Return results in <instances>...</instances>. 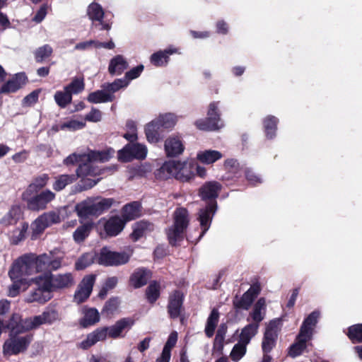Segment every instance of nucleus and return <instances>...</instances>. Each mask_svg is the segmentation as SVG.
Returning a JSON list of instances; mask_svg holds the SVG:
<instances>
[{
  "label": "nucleus",
  "mask_w": 362,
  "mask_h": 362,
  "mask_svg": "<svg viewBox=\"0 0 362 362\" xmlns=\"http://www.w3.org/2000/svg\"><path fill=\"white\" fill-rule=\"evenodd\" d=\"M60 222L61 218L59 214L57 211H52L42 214L31 224L33 230L32 238H36L38 235L42 233L51 225Z\"/></svg>",
  "instance_id": "11"
},
{
  "label": "nucleus",
  "mask_w": 362,
  "mask_h": 362,
  "mask_svg": "<svg viewBox=\"0 0 362 362\" xmlns=\"http://www.w3.org/2000/svg\"><path fill=\"white\" fill-rule=\"evenodd\" d=\"M128 86V81L127 79L117 78L112 83H105L102 85V88L105 89L107 93H111L114 95V93L118 91L122 88H125Z\"/></svg>",
  "instance_id": "49"
},
{
  "label": "nucleus",
  "mask_w": 362,
  "mask_h": 362,
  "mask_svg": "<svg viewBox=\"0 0 362 362\" xmlns=\"http://www.w3.org/2000/svg\"><path fill=\"white\" fill-rule=\"evenodd\" d=\"M27 81V76L24 73L16 74L11 79L5 83L1 88L0 93H14L19 90Z\"/></svg>",
  "instance_id": "22"
},
{
  "label": "nucleus",
  "mask_w": 362,
  "mask_h": 362,
  "mask_svg": "<svg viewBox=\"0 0 362 362\" xmlns=\"http://www.w3.org/2000/svg\"><path fill=\"white\" fill-rule=\"evenodd\" d=\"M177 340V333L173 332L168 337V339L163 349L161 355L156 362H170L171 356V349L175 346Z\"/></svg>",
  "instance_id": "27"
},
{
  "label": "nucleus",
  "mask_w": 362,
  "mask_h": 362,
  "mask_svg": "<svg viewBox=\"0 0 362 362\" xmlns=\"http://www.w3.org/2000/svg\"><path fill=\"white\" fill-rule=\"evenodd\" d=\"M10 331L9 335L16 336L33 329L31 317L22 319L18 313H13L7 322H4V329Z\"/></svg>",
  "instance_id": "12"
},
{
  "label": "nucleus",
  "mask_w": 362,
  "mask_h": 362,
  "mask_svg": "<svg viewBox=\"0 0 362 362\" xmlns=\"http://www.w3.org/2000/svg\"><path fill=\"white\" fill-rule=\"evenodd\" d=\"M33 329H37L44 324H51L59 319V313L57 310L47 308L41 315L31 317Z\"/></svg>",
  "instance_id": "23"
},
{
  "label": "nucleus",
  "mask_w": 362,
  "mask_h": 362,
  "mask_svg": "<svg viewBox=\"0 0 362 362\" xmlns=\"http://www.w3.org/2000/svg\"><path fill=\"white\" fill-rule=\"evenodd\" d=\"M32 194L23 192L22 199L27 203L28 208L34 211L45 209L47 205L56 198L55 193L48 189L30 197Z\"/></svg>",
  "instance_id": "7"
},
{
  "label": "nucleus",
  "mask_w": 362,
  "mask_h": 362,
  "mask_svg": "<svg viewBox=\"0 0 362 362\" xmlns=\"http://www.w3.org/2000/svg\"><path fill=\"white\" fill-rule=\"evenodd\" d=\"M94 260V255L86 253L83 255L76 262L75 267L77 270H82L90 266Z\"/></svg>",
  "instance_id": "56"
},
{
  "label": "nucleus",
  "mask_w": 362,
  "mask_h": 362,
  "mask_svg": "<svg viewBox=\"0 0 362 362\" xmlns=\"http://www.w3.org/2000/svg\"><path fill=\"white\" fill-rule=\"evenodd\" d=\"M40 280H44L42 275H40L32 279V281L35 283L37 288L30 291L26 298L27 302H38L44 303L51 298V291L45 289L42 285H40V283H42Z\"/></svg>",
  "instance_id": "17"
},
{
  "label": "nucleus",
  "mask_w": 362,
  "mask_h": 362,
  "mask_svg": "<svg viewBox=\"0 0 362 362\" xmlns=\"http://www.w3.org/2000/svg\"><path fill=\"white\" fill-rule=\"evenodd\" d=\"M348 336L353 343H362V324L351 326Z\"/></svg>",
  "instance_id": "52"
},
{
  "label": "nucleus",
  "mask_w": 362,
  "mask_h": 362,
  "mask_svg": "<svg viewBox=\"0 0 362 362\" xmlns=\"http://www.w3.org/2000/svg\"><path fill=\"white\" fill-rule=\"evenodd\" d=\"M95 281V275H87L82 279L78 288L91 293Z\"/></svg>",
  "instance_id": "58"
},
{
  "label": "nucleus",
  "mask_w": 362,
  "mask_h": 362,
  "mask_svg": "<svg viewBox=\"0 0 362 362\" xmlns=\"http://www.w3.org/2000/svg\"><path fill=\"white\" fill-rule=\"evenodd\" d=\"M219 320V313L217 309L214 308L207 318L205 326V334L210 338L214 334V331Z\"/></svg>",
  "instance_id": "41"
},
{
  "label": "nucleus",
  "mask_w": 362,
  "mask_h": 362,
  "mask_svg": "<svg viewBox=\"0 0 362 362\" xmlns=\"http://www.w3.org/2000/svg\"><path fill=\"white\" fill-rule=\"evenodd\" d=\"M146 298L149 303H153L160 296V285L158 282H151L146 288Z\"/></svg>",
  "instance_id": "51"
},
{
  "label": "nucleus",
  "mask_w": 362,
  "mask_h": 362,
  "mask_svg": "<svg viewBox=\"0 0 362 362\" xmlns=\"http://www.w3.org/2000/svg\"><path fill=\"white\" fill-rule=\"evenodd\" d=\"M154 230V226L148 222L141 221L134 224L133 232L131 234L132 238L136 241L146 233L153 231Z\"/></svg>",
  "instance_id": "31"
},
{
  "label": "nucleus",
  "mask_w": 362,
  "mask_h": 362,
  "mask_svg": "<svg viewBox=\"0 0 362 362\" xmlns=\"http://www.w3.org/2000/svg\"><path fill=\"white\" fill-rule=\"evenodd\" d=\"M225 167L230 172L236 173L240 168V165L237 160L231 158L225 161Z\"/></svg>",
  "instance_id": "64"
},
{
  "label": "nucleus",
  "mask_w": 362,
  "mask_h": 362,
  "mask_svg": "<svg viewBox=\"0 0 362 362\" xmlns=\"http://www.w3.org/2000/svg\"><path fill=\"white\" fill-rule=\"evenodd\" d=\"M114 202L112 198L89 197L76 205V211L78 217L88 218L98 216L110 209Z\"/></svg>",
  "instance_id": "5"
},
{
  "label": "nucleus",
  "mask_w": 362,
  "mask_h": 362,
  "mask_svg": "<svg viewBox=\"0 0 362 362\" xmlns=\"http://www.w3.org/2000/svg\"><path fill=\"white\" fill-rule=\"evenodd\" d=\"M107 153H96L95 151H90L88 153L76 154L72 153L64 160V163L66 165H71L76 163H80L90 159H100L105 160L107 157Z\"/></svg>",
  "instance_id": "20"
},
{
  "label": "nucleus",
  "mask_w": 362,
  "mask_h": 362,
  "mask_svg": "<svg viewBox=\"0 0 362 362\" xmlns=\"http://www.w3.org/2000/svg\"><path fill=\"white\" fill-rule=\"evenodd\" d=\"M161 127L158 125L154 119L148 123L145 127V134L146 139L150 143H157L160 139V129Z\"/></svg>",
  "instance_id": "36"
},
{
  "label": "nucleus",
  "mask_w": 362,
  "mask_h": 362,
  "mask_svg": "<svg viewBox=\"0 0 362 362\" xmlns=\"http://www.w3.org/2000/svg\"><path fill=\"white\" fill-rule=\"evenodd\" d=\"M119 304V301L117 298H112L105 303L102 313L107 315H112L117 310Z\"/></svg>",
  "instance_id": "57"
},
{
  "label": "nucleus",
  "mask_w": 362,
  "mask_h": 362,
  "mask_svg": "<svg viewBox=\"0 0 362 362\" xmlns=\"http://www.w3.org/2000/svg\"><path fill=\"white\" fill-rule=\"evenodd\" d=\"M134 325V320L131 318H122L110 327L98 328L88 334L86 338L79 344L82 349H88L97 342L104 341L108 336L112 339H117L122 336L125 329H130Z\"/></svg>",
  "instance_id": "2"
},
{
  "label": "nucleus",
  "mask_w": 362,
  "mask_h": 362,
  "mask_svg": "<svg viewBox=\"0 0 362 362\" xmlns=\"http://www.w3.org/2000/svg\"><path fill=\"white\" fill-rule=\"evenodd\" d=\"M54 100L57 104L61 107H65L71 103L72 95L68 91H57L54 94Z\"/></svg>",
  "instance_id": "53"
},
{
  "label": "nucleus",
  "mask_w": 362,
  "mask_h": 362,
  "mask_svg": "<svg viewBox=\"0 0 362 362\" xmlns=\"http://www.w3.org/2000/svg\"><path fill=\"white\" fill-rule=\"evenodd\" d=\"M147 148L139 143H129L118 151V159L122 162H129L133 159H144L147 155Z\"/></svg>",
  "instance_id": "13"
},
{
  "label": "nucleus",
  "mask_w": 362,
  "mask_h": 362,
  "mask_svg": "<svg viewBox=\"0 0 362 362\" xmlns=\"http://www.w3.org/2000/svg\"><path fill=\"white\" fill-rule=\"evenodd\" d=\"M92 224L85 223L76 228L73 234V238L77 243H81L89 235Z\"/></svg>",
  "instance_id": "46"
},
{
  "label": "nucleus",
  "mask_w": 362,
  "mask_h": 362,
  "mask_svg": "<svg viewBox=\"0 0 362 362\" xmlns=\"http://www.w3.org/2000/svg\"><path fill=\"white\" fill-rule=\"evenodd\" d=\"M266 307L265 300L263 298H259L255 303L252 312L250 313V316L253 320L251 324H257L259 325L264 318V310Z\"/></svg>",
  "instance_id": "39"
},
{
  "label": "nucleus",
  "mask_w": 362,
  "mask_h": 362,
  "mask_svg": "<svg viewBox=\"0 0 362 362\" xmlns=\"http://www.w3.org/2000/svg\"><path fill=\"white\" fill-rule=\"evenodd\" d=\"M221 189V185L216 181L206 182L200 189L199 194L202 200H209L205 207L200 209L197 219L202 230L199 238L209 230L211 221L217 209L216 198Z\"/></svg>",
  "instance_id": "1"
},
{
  "label": "nucleus",
  "mask_w": 362,
  "mask_h": 362,
  "mask_svg": "<svg viewBox=\"0 0 362 362\" xmlns=\"http://www.w3.org/2000/svg\"><path fill=\"white\" fill-rule=\"evenodd\" d=\"M197 159L203 163L211 164L222 158L221 152L215 150H206L199 151L197 156Z\"/></svg>",
  "instance_id": "40"
},
{
  "label": "nucleus",
  "mask_w": 362,
  "mask_h": 362,
  "mask_svg": "<svg viewBox=\"0 0 362 362\" xmlns=\"http://www.w3.org/2000/svg\"><path fill=\"white\" fill-rule=\"evenodd\" d=\"M21 217V209L19 206L13 205L9 211L1 218L0 224L4 226L15 225Z\"/></svg>",
  "instance_id": "30"
},
{
  "label": "nucleus",
  "mask_w": 362,
  "mask_h": 362,
  "mask_svg": "<svg viewBox=\"0 0 362 362\" xmlns=\"http://www.w3.org/2000/svg\"><path fill=\"white\" fill-rule=\"evenodd\" d=\"M194 162L169 161L165 163L160 169V176L163 179L175 177L180 182H189L194 176Z\"/></svg>",
  "instance_id": "4"
},
{
  "label": "nucleus",
  "mask_w": 362,
  "mask_h": 362,
  "mask_svg": "<svg viewBox=\"0 0 362 362\" xmlns=\"http://www.w3.org/2000/svg\"><path fill=\"white\" fill-rule=\"evenodd\" d=\"M144 66L142 64L134 67L125 74V76L123 78L127 79L129 84L130 81L137 78L141 75V74L144 71Z\"/></svg>",
  "instance_id": "59"
},
{
  "label": "nucleus",
  "mask_w": 362,
  "mask_h": 362,
  "mask_svg": "<svg viewBox=\"0 0 362 362\" xmlns=\"http://www.w3.org/2000/svg\"><path fill=\"white\" fill-rule=\"evenodd\" d=\"M278 119L274 116H268L264 120V127L266 136L269 139L275 136Z\"/></svg>",
  "instance_id": "47"
},
{
  "label": "nucleus",
  "mask_w": 362,
  "mask_h": 362,
  "mask_svg": "<svg viewBox=\"0 0 362 362\" xmlns=\"http://www.w3.org/2000/svg\"><path fill=\"white\" fill-rule=\"evenodd\" d=\"M62 257H54L52 252H49V270H57L62 267Z\"/></svg>",
  "instance_id": "62"
},
{
  "label": "nucleus",
  "mask_w": 362,
  "mask_h": 362,
  "mask_svg": "<svg viewBox=\"0 0 362 362\" xmlns=\"http://www.w3.org/2000/svg\"><path fill=\"white\" fill-rule=\"evenodd\" d=\"M87 15L93 22H98L101 25L100 30H109L112 23L104 20L105 12L103 7L96 2L91 3L87 8Z\"/></svg>",
  "instance_id": "18"
},
{
  "label": "nucleus",
  "mask_w": 362,
  "mask_h": 362,
  "mask_svg": "<svg viewBox=\"0 0 362 362\" xmlns=\"http://www.w3.org/2000/svg\"><path fill=\"white\" fill-rule=\"evenodd\" d=\"M247 344L242 343L241 341H238L235 344L230 352V356L233 361H238L240 360L246 354Z\"/></svg>",
  "instance_id": "50"
},
{
  "label": "nucleus",
  "mask_w": 362,
  "mask_h": 362,
  "mask_svg": "<svg viewBox=\"0 0 362 362\" xmlns=\"http://www.w3.org/2000/svg\"><path fill=\"white\" fill-rule=\"evenodd\" d=\"M114 99L115 95L111 93H107L103 88L90 93L87 98L88 102L95 104L112 102Z\"/></svg>",
  "instance_id": "33"
},
{
  "label": "nucleus",
  "mask_w": 362,
  "mask_h": 362,
  "mask_svg": "<svg viewBox=\"0 0 362 362\" xmlns=\"http://www.w3.org/2000/svg\"><path fill=\"white\" fill-rule=\"evenodd\" d=\"M32 337L27 335L23 337H17L9 335V338L3 345V354L4 356L17 355L25 351L30 343Z\"/></svg>",
  "instance_id": "10"
},
{
  "label": "nucleus",
  "mask_w": 362,
  "mask_h": 362,
  "mask_svg": "<svg viewBox=\"0 0 362 362\" xmlns=\"http://www.w3.org/2000/svg\"><path fill=\"white\" fill-rule=\"evenodd\" d=\"M44 280H40L42 285L45 289L51 292L58 289H63L71 287L74 284V279L72 274H59L53 275L50 272L42 275Z\"/></svg>",
  "instance_id": "8"
},
{
  "label": "nucleus",
  "mask_w": 362,
  "mask_h": 362,
  "mask_svg": "<svg viewBox=\"0 0 362 362\" xmlns=\"http://www.w3.org/2000/svg\"><path fill=\"white\" fill-rule=\"evenodd\" d=\"M28 229V224L24 223L21 228H17L13 230L10 236V242L13 245H18L25 238V235Z\"/></svg>",
  "instance_id": "48"
},
{
  "label": "nucleus",
  "mask_w": 362,
  "mask_h": 362,
  "mask_svg": "<svg viewBox=\"0 0 362 362\" xmlns=\"http://www.w3.org/2000/svg\"><path fill=\"white\" fill-rule=\"evenodd\" d=\"M49 180L47 174H42L34 178L24 192L34 193L45 187Z\"/></svg>",
  "instance_id": "43"
},
{
  "label": "nucleus",
  "mask_w": 362,
  "mask_h": 362,
  "mask_svg": "<svg viewBox=\"0 0 362 362\" xmlns=\"http://www.w3.org/2000/svg\"><path fill=\"white\" fill-rule=\"evenodd\" d=\"M182 303V294L180 291H175L170 296L168 310L172 318H177L180 315Z\"/></svg>",
  "instance_id": "26"
},
{
  "label": "nucleus",
  "mask_w": 362,
  "mask_h": 362,
  "mask_svg": "<svg viewBox=\"0 0 362 362\" xmlns=\"http://www.w3.org/2000/svg\"><path fill=\"white\" fill-rule=\"evenodd\" d=\"M128 67V63L122 55L113 57L109 64L108 71L111 75H120Z\"/></svg>",
  "instance_id": "28"
},
{
  "label": "nucleus",
  "mask_w": 362,
  "mask_h": 362,
  "mask_svg": "<svg viewBox=\"0 0 362 362\" xmlns=\"http://www.w3.org/2000/svg\"><path fill=\"white\" fill-rule=\"evenodd\" d=\"M96 153H107V157L105 160L100 159H90L88 160L81 161L79 164L78 168L76 170V177H84L87 176H95L98 175L100 170L95 165L97 162L104 163L107 160L113 156L114 150L109 148L107 150L96 151Z\"/></svg>",
  "instance_id": "15"
},
{
  "label": "nucleus",
  "mask_w": 362,
  "mask_h": 362,
  "mask_svg": "<svg viewBox=\"0 0 362 362\" xmlns=\"http://www.w3.org/2000/svg\"><path fill=\"white\" fill-rule=\"evenodd\" d=\"M52 48L49 45H45L38 47L35 52V58L37 62H42L49 57L52 53Z\"/></svg>",
  "instance_id": "55"
},
{
  "label": "nucleus",
  "mask_w": 362,
  "mask_h": 362,
  "mask_svg": "<svg viewBox=\"0 0 362 362\" xmlns=\"http://www.w3.org/2000/svg\"><path fill=\"white\" fill-rule=\"evenodd\" d=\"M281 320L275 319L271 320L266 327L262 342V349L264 354H269L275 346Z\"/></svg>",
  "instance_id": "16"
},
{
  "label": "nucleus",
  "mask_w": 362,
  "mask_h": 362,
  "mask_svg": "<svg viewBox=\"0 0 362 362\" xmlns=\"http://www.w3.org/2000/svg\"><path fill=\"white\" fill-rule=\"evenodd\" d=\"M150 277V272L144 269H139L131 276V283L134 288L144 286Z\"/></svg>",
  "instance_id": "37"
},
{
  "label": "nucleus",
  "mask_w": 362,
  "mask_h": 362,
  "mask_svg": "<svg viewBox=\"0 0 362 362\" xmlns=\"http://www.w3.org/2000/svg\"><path fill=\"white\" fill-rule=\"evenodd\" d=\"M84 82L83 78H75L71 83L64 87V90L72 94H77L84 89Z\"/></svg>",
  "instance_id": "54"
},
{
  "label": "nucleus",
  "mask_w": 362,
  "mask_h": 362,
  "mask_svg": "<svg viewBox=\"0 0 362 362\" xmlns=\"http://www.w3.org/2000/svg\"><path fill=\"white\" fill-rule=\"evenodd\" d=\"M311 338L305 335L300 336L299 333L296 337V341L289 348L288 355L292 358L300 356L305 349L306 343Z\"/></svg>",
  "instance_id": "32"
},
{
  "label": "nucleus",
  "mask_w": 362,
  "mask_h": 362,
  "mask_svg": "<svg viewBox=\"0 0 362 362\" xmlns=\"http://www.w3.org/2000/svg\"><path fill=\"white\" fill-rule=\"evenodd\" d=\"M76 180L75 175L62 174L54 177V182L52 184V188L54 191L60 192L66 186L72 184Z\"/></svg>",
  "instance_id": "35"
},
{
  "label": "nucleus",
  "mask_w": 362,
  "mask_h": 362,
  "mask_svg": "<svg viewBox=\"0 0 362 362\" xmlns=\"http://www.w3.org/2000/svg\"><path fill=\"white\" fill-rule=\"evenodd\" d=\"M259 289L258 286H251L243 296L238 299L236 298L234 302V306L238 309L248 310L255 298L257 296Z\"/></svg>",
  "instance_id": "21"
},
{
  "label": "nucleus",
  "mask_w": 362,
  "mask_h": 362,
  "mask_svg": "<svg viewBox=\"0 0 362 362\" xmlns=\"http://www.w3.org/2000/svg\"><path fill=\"white\" fill-rule=\"evenodd\" d=\"M185 146L180 136L173 135L165 141V151L168 156L175 157L182 153Z\"/></svg>",
  "instance_id": "19"
},
{
  "label": "nucleus",
  "mask_w": 362,
  "mask_h": 362,
  "mask_svg": "<svg viewBox=\"0 0 362 362\" xmlns=\"http://www.w3.org/2000/svg\"><path fill=\"white\" fill-rule=\"evenodd\" d=\"M124 222L119 216L111 217L105 225V230L110 236L117 235L124 228Z\"/></svg>",
  "instance_id": "29"
},
{
  "label": "nucleus",
  "mask_w": 362,
  "mask_h": 362,
  "mask_svg": "<svg viewBox=\"0 0 362 362\" xmlns=\"http://www.w3.org/2000/svg\"><path fill=\"white\" fill-rule=\"evenodd\" d=\"M320 313L318 310L312 312L303 321L299 333L300 336L305 335L312 338L313 329L317 323Z\"/></svg>",
  "instance_id": "25"
},
{
  "label": "nucleus",
  "mask_w": 362,
  "mask_h": 362,
  "mask_svg": "<svg viewBox=\"0 0 362 362\" xmlns=\"http://www.w3.org/2000/svg\"><path fill=\"white\" fill-rule=\"evenodd\" d=\"M218 102H213L209 104L208 117L198 119L195 122L196 127L200 130L213 131L221 128L223 124L220 119L218 110Z\"/></svg>",
  "instance_id": "9"
},
{
  "label": "nucleus",
  "mask_w": 362,
  "mask_h": 362,
  "mask_svg": "<svg viewBox=\"0 0 362 362\" xmlns=\"http://www.w3.org/2000/svg\"><path fill=\"white\" fill-rule=\"evenodd\" d=\"M188 223L187 211L184 208L176 209L174 213V224L167 230L168 238L171 245H175L183 240Z\"/></svg>",
  "instance_id": "6"
},
{
  "label": "nucleus",
  "mask_w": 362,
  "mask_h": 362,
  "mask_svg": "<svg viewBox=\"0 0 362 362\" xmlns=\"http://www.w3.org/2000/svg\"><path fill=\"white\" fill-rule=\"evenodd\" d=\"M101 112L95 107H92L90 112L88 114H87L85 117L86 120L93 122H99L101 120Z\"/></svg>",
  "instance_id": "61"
},
{
  "label": "nucleus",
  "mask_w": 362,
  "mask_h": 362,
  "mask_svg": "<svg viewBox=\"0 0 362 362\" xmlns=\"http://www.w3.org/2000/svg\"><path fill=\"white\" fill-rule=\"evenodd\" d=\"M40 93V90H35L30 94L26 95L23 100V105L26 106H30L37 103Z\"/></svg>",
  "instance_id": "60"
},
{
  "label": "nucleus",
  "mask_w": 362,
  "mask_h": 362,
  "mask_svg": "<svg viewBox=\"0 0 362 362\" xmlns=\"http://www.w3.org/2000/svg\"><path fill=\"white\" fill-rule=\"evenodd\" d=\"M33 264V256L30 254L24 255L13 262L8 271V276L13 282L9 288V296H16L27 277L34 274Z\"/></svg>",
  "instance_id": "3"
},
{
  "label": "nucleus",
  "mask_w": 362,
  "mask_h": 362,
  "mask_svg": "<svg viewBox=\"0 0 362 362\" xmlns=\"http://www.w3.org/2000/svg\"><path fill=\"white\" fill-rule=\"evenodd\" d=\"M177 52V49L173 47H170L164 50H159L151 56L150 62L156 66H166L169 61V56Z\"/></svg>",
  "instance_id": "24"
},
{
  "label": "nucleus",
  "mask_w": 362,
  "mask_h": 362,
  "mask_svg": "<svg viewBox=\"0 0 362 362\" xmlns=\"http://www.w3.org/2000/svg\"><path fill=\"white\" fill-rule=\"evenodd\" d=\"M100 320L98 311L95 308H88L84 311V317L81 320L80 324L83 327L93 325Z\"/></svg>",
  "instance_id": "44"
},
{
  "label": "nucleus",
  "mask_w": 362,
  "mask_h": 362,
  "mask_svg": "<svg viewBox=\"0 0 362 362\" xmlns=\"http://www.w3.org/2000/svg\"><path fill=\"white\" fill-rule=\"evenodd\" d=\"M129 259V256L126 252H117L109 250L106 247L101 249L98 258V264L106 266L113 267L126 264Z\"/></svg>",
  "instance_id": "14"
},
{
  "label": "nucleus",
  "mask_w": 362,
  "mask_h": 362,
  "mask_svg": "<svg viewBox=\"0 0 362 362\" xmlns=\"http://www.w3.org/2000/svg\"><path fill=\"white\" fill-rule=\"evenodd\" d=\"M258 329L259 325L248 324L242 329L239 340L241 341L242 343L248 345L251 339L257 334Z\"/></svg>",
  "instance_id": "42"
},
{
  "label": "nucleus",
  "mask_w": 362,
  "mask_h": 362,
  "mask_svg": "<svg viewBox=\"0 0 362 362\" xmlns=\"http://www.w3.org/2000/svg\"><path fill=\"white\" fill-rule=\"evenodd\" d=\"M30 255L33 256L34 274L37 272L49 271V253H45L39 256H36L34 254H30Z\"/></svg>",
  "instance_id": "34"
},
{
  "label": "nucleus",
  "mask_w": 362,
  "mask_h": 362,
  "mask_svg": "<svg viewBox=\"0 0 362 362\" xmlns=\"http://www.w3.org/2000/svg\"><path fill=\"white\" fill-rule=\"evenodd\" d=\"M90 293L78 288V289L75 293L74 300L77 303H83L90 296Z\"/></svg>",
  "instance_id": "63"
},
{
  "label": "nucleus",
  "mask_w": 362,
  "mask_h": 362,
  "mask_svg": "<svg viewBox=\"0 0 362 362\" xmlns=\"http://www.w3.org/2000/svg\"><path fill=\"white\" fill-rule=\"evenodd\" d=\"M141 204L138 202H133L126 204L122 209V216L126 221H131L138 218L140 214Z\"/></svg>",
  "instance_id": "38"
},
{
  "label": "nucleus",
  "mask_w": 362,
  "mask_h": 362,
  "mask_svg": "<svg viewBox=\"0 0 362 362\" xmlns=\"http://www.w3.org/2000/svg\"><path fill=\"white\" fill-rule=\"evenodd\" d=\"M158 122V125L162 128L168 129L175 126L177 122V117L173 113H165L160 115L154 119Z\"/></svg>",
  "instance_id": "45"
}]
</instances>
